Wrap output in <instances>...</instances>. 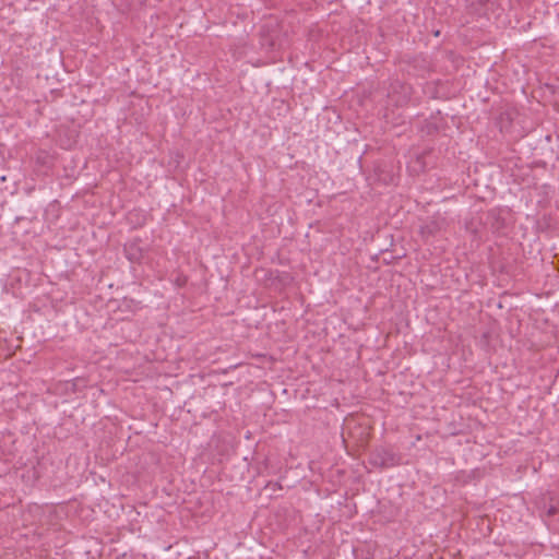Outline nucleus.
<instances>
[{
  "label": "nucleus",
  "instance_id": "nucleus-1",
  "mask_svg": "<svg viewBox=\"0 0 559 559\" xmlns=\"http://www.w3.org/2000/svg\"><path fill=\"white\" fill-rule=\"evenodd\" d=\"M402 456L392 448L380 445L369 454V464L379 468H390L400 465Z\"/></svg>",
  "mask_w": 559,
  "mask_h": 559
},
{
  "label": "nucleus",
  "instance_id": "nucleus-2",
  "mask_svg": "<svg viewBox=\"0 0 559 559\" xmlns=\"http://www.w3.org/2000/svg\"><path fill=\"white\" fill-rule=\"evenodd\" d=\"M409 94L411 87L407 84H404L400 81H394L390 85L388 97L394 105L402 106L407 103Z\"/></svg>",
  "mask_w": 559,
  "mask_h": 559
},
{
  "label": "nucleus",
  "instance_id": "nucleus-3",
  "mask_svg": "<svg viewBox=\"0 0 559 559\" xmlns=\"http://www.w3.org/2000/svg\"><path fill=\"white\" fill-rule=\"evenodd\" d=\"M438 230V224L436 222H431L420 227V234L423 237L428 238L433 236Z\"/></svg>",
  "mask_w": 559,
  "mask_h": 559
},
{
  "label": "nucleus",
  "instance_id": "nucleus-4",
  "mask_svg": "<svg viewBox=\"0 0 559 559\" xmlns=\"http://www.w3.org/2000/svg\"><path fill=\"white\" fill-rule=\"evenodd\" d=\"M556 512H557V509L555 507H550L547 511V514L551 516V515H555Z\"/></svg>",
  "mask_w": 559,
  "mask_h": 559
}]
</instances>
